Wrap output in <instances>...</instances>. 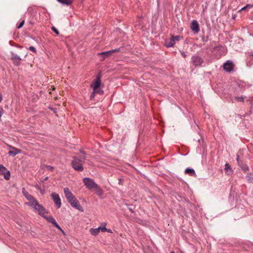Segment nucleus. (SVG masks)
Segmentation results:
<instances>
[{"label": "nucleus", "mask_w": 253, "mask_h": 253, "mask_svg": "<svg viewBox=\"0 0 253 253\" xmlns=\"http://www.w3.org/2000/svg\"><path fill=\"white\" fill-rule=\"evenodd\" d=\"M43 166L44 167L46 168L47 170L52 171L54 169V168L52 166H47V165H44Z\"/></svg>", "instance_id": "obj_28"}, {"label": "nucleus", "mask_w": 253, "mask_h": 253, "mask_svg": "<svg viewBox=\"0 0 253 253\" xmlns=\"http://www.w3.org/2000/svg\"><path fill=\"white\" fill-rule=\"evenodd\" d=\"M2 174L5 179L8 180L9 179L10 174L9 171L7 170V169H6V171H5Z\"/></svg>", "instance_id": "obj_21"}, {"label": "nucleus", "mask_w": 253, "mask_h": 253, "mask_svg": "<svg viewBox=\"0 0 253 253\" xmlns=\"http://www.w3.org/2000/svg\"><path fill=\"white\" fill-rule=\"evenodd\" d=\"M101 224H104V226H99V228H100V231L102 232H106L107 228L105 227L106 225V223L105 222H102Z\"/></svg>", "instance_id": "obj_25"}, {"label": "nucleus", "mask_w": 253, "mask_h": 253, "mask_svg": "<svg viewBox=\"0 0 253 253\" xmlns=\"http://www.w3.org/2000/svg\"><path fill=\"white\" fill-rule=\"evenodd\" d=\"M6 169L2 165H0V173L3 174L6 170Z\"/></svg>", "instance_id": "obj_26"}, {"label": "nucleus", "mask_w": 253, "mask_h": 253, "mask_svg": "<svg viewBox=\"0 0 253 253\" xmlns=\"http://www.w3.org/2000/svg\"><path fill=\"white\" fill-rule=\"evenodd\" d=\"M26 198L27 200L29 201V202H28L27 204L38 211L41 215L43 216V214L47 212V211L42 205L40 204L33 196L30 194H27Z\"/></svg>", "instance_id": "obj_1"}, {"label": "nucleus", "mask_w": 253, "mask_h": 253, "mask_svg": "<svg viewBox=\"0 0 253 253\" xmlns=\"http://www.w3.org/2000/svg\"><path fill=\"white\" fill-rule=\"evenodd\" d=\"M21 150L17 148H14L12 150H10L8 152V155L9 156L14 157L19 153H20Z\"/></svg>", "instance_id": "obj_15"}, {"label": "nucleus", "mask_w": 253, "mask_h": 253, "mask_svg": "<svg viewBox=\"0 0 253 253\" xmlns=\"http://www.w3.org/2000/svg\"><path fill=\"white\" fill-rule=\"evenodd\" d=\"M245 98V96H241V97L235 96V99H236V100L238 102H244Z\"/></svg>", "instance_id": "obj_23"}, {"label": "nucleus", "mask_w": 253, "mask_h": 253, "mask_svg": "<svg viewBox=\"0 0 253 253\" xmlns=\"http://www.w3.org/2000/svg\"><path fill=\"white\" fill-rule=\"evenodd\" d=\"M239 166L241 168V169L244 171H247L249 170V168L248 167V166H247L246 165L243 164V162L242 163H241L240 165H239Z\"/></svg>", "instance_id": "obj_19"}, {"label": "nucleus", "mask_w": 253, "mask_h": 253, "mask_svg": "<svg viewBox=\"0 0 253 253\" xmlns=\"http://www.w3.org/2000/svg\"><path fill=\"white\" fill-rule=\"evenodd\" d=\"M59 2L62 3V4H65L66 5H71V1L69 0H57Z\"/></svg>", "instance_id": "obj_20"}, {"label": "nucleus", "mask_w": 253, "mask_h": 253, "mask_svg": "<svg viewBox=\"0 0 253 253\" xmlns=\"http://www.w3.org/2000/svg\"><path fill=\"white\" fill-rule=\"evenodd\" d=\"M106 232H107L108 233H112V231L111 229H107V228Z\"/></svg>", "instance_id": "obj_37"}, {"label": "nucleus", "mask_w": 253, "mask_h": 253, "mask_svg": "<svg viewBox=\"0 0 253 253\" xmlns=\"http://www.w3.org/2000/svg\"><path fill=\"white\" fill-rule=\"evenodd\" d=\"M8 147H9V148L10 149H14V148H15V147H14L11 145H8Z\"/></svg>", "instance_id": "obj_38"}, {"label": "nucleus", "mask_w": 253, "mask_h": 253, "mask_svg": "<svg viewBox=\"0 0 253 253\" xmlns=\"http://www.w3.org/2000/svg\"><path fill=\"white\" fill-rule=\"evenodd\" d=\"M24 23H25V21L24 20H22L20 23L19 24V25L17 26V28L18 29H20L22 27V26H23V25L24 24Z\"/></svg>", "instance_id": "obj_30"}, {"label": "nucleus", "mask_w": 253, "mask_h": 253, "mask_svg": "<svg viewBox=\"0 0 253 253\" xmlns=\"http://www.w3.org/2000/svg\"><path fill=\"white\" fill-rule=\"evenodd\" d=\"M83 182L84 185L89 189H94V188L97 187V184L94 181L90 178L85 177L83 179Z\"/></svg>", "instance_id": "obj_3"}, {"label": "nucleus", "mask_w": 253, "mask_h": 253, "mask_svg": "<svg viewBox=\"0 0 253 253\" xmlns=\"http://www.w3.org/2000/svg\"><path fill=\"white\" fill-rule=\"evenodd\" d=\"M45 219L47 220L49 222L51 223L53 225H54L57 229L59 230L62 231V229L60 227V226L57 224V223L56 222L55 220L54 219V218L52 216H47L45 215V214H43L42 216Z\"/></svg>", "instance_id": "obj_9"}, {"label": "nucleus", "mask_w": 253, "mask_h": 253, "mask_svg": "<svg viewBox=\"0 0 253 253\" xmlns=\"http://www.w3.org/2000/svg\"><path fill=\"white\" fill-rule=\"evenodd\" d=\"M246 178L248 182L253 183V173H250L246 176Z\"/></svg>", "instance_id": "obj_18"}, {"label": "nucleus", "mask_w": 253, "mask_h": 253, "mask_svg": "<svg viewBox=\"0 0 253 253\" xmlns=\"http://www.w3.org/2000/svg\"><path fill=\"white\" fill-rule=\"evenodd\" d=\"M1 100H2V97H1V94H0V103L1 102Z\"/></svg>", "instance_id": "obj_41"}, {"label": "nucleus", "mask_w": 253, "mask_h": 253, "mask_svg": "<svg viewBox=\"0 0 253 253\" xmlns=\"http://www.w3.org/2000/svg\"><path fill=\"white\" fill-rule=\"evenodd\" d=\"M170 253H175L173 251L171 252Z\"/></svg>", "instance_id": "obj_45"}, {"label": "nucleus", "mask_w": 253, "mask_h": 253, "mask_svg": "<svg viewBox=\"0 0 253 253\" xmlns=\"http://www.w3.org/2000/svg\"><path fill=\"white\" fill-rule=\"evenodd\" d=\"M111 50L102 52L98 53V55L102 57L101 60H104L106 57L110 56L112 54Z\"/></svg>", "instance_id": "obj_13"}, {"label": "nucleus", "mask_w": 253, "mask_h": 253, "mask_svg": "<svg viewBox=\"0 0 253 253\" xmlns=\"http://www.w3.org/2000/svg\"><path fill=\"white\" fill-rule=\"evenodd\" d=\"M251 55L252 57H253V51L251 52Z\"/></svg>", "instance_id": "obj_43"}, {"label": "nucleus", "mask_w": 253, "mask_h": 253, "mask_svg": "<svg viewBox=\"0 0 253 253\" xmlns=\"http://www.w3.org/2000/svg\"><path fill=\"white\" fill-rule=\"evenodd\" d=\"M52 30L56 34H57V35L59 34V32H58V30L54 27H52Z\"/></svg>", "instance_id": "obj_32"}, {"label": "nucleus", "mask_w": 253, "mask_h": 253, "mask_svg": "<svg viewBox=\"0 0 253 253\" xmlns=\"http://www.w3.org/2000/svg\"><path fill=\"white\" fill-rule=\"evenodd\" d=\"M191 29L195 33H198L200 31L199 25L196 20H194L192 21Z\"/></svg>", "instance_id": "obj_12"}, {"label": "nucleus", "mask_w": 253, "mask_h": 253, "mask_svg": "<svg viewBox=\"0 0 253 253\" xmlns=\"http://www.w3.org/2000/svg\"><path fill=\"white\" fill-rule=\"evenodd\" d=\"M94 189L96 190V192L98 195L100 196L102 194V190L98 185L97 187L94 188Z\"/></svg>", "instance_id": "obj_24"}, {"label": "nucleus", "mask_w": 253, "mask_h": 253, "mask_svg": "<svg viewBox=\"0 0 253 253\" xmlns=\"http://www.w3.org/2000/svg\"><path fill=\"white\" fill-rule=\"evenodd\" d=\"M11 59L15 65L18 66L20 64L21 58L16 53H11Z\"/></svg>", "instance_id": "obj_11"}, {"label": "nucleus", "mask_w": 253, "mask_h": 253, "mask_svg": "<svg viewBox=\"0 0 253 253\" xmlns=\"http://www.w3.org/2000/svg\"><path fill=\"white\" fill-rule=\"evenodd\" d=\"M70 204L72 207L76 208L78 210L81 211H84L83 207L81 206L80 202L76 198L74 199V200L72 201Z\"/></svg>", "instance_id": "obj_10"}, {"label": "nucleus", "mask_w": 253, "mask_h": 253, "mask_svg": "<svg viewBox=\"0 0 253 253\" xmlns=\"http://www.w3.org/2000/svg\"><path fill=\"white\" fill-rule=\"evenodd\" d=\"M93 97H94V94H93V93H92V94H91V95H90V98H93Z\"/></svg>", "instance_id": "obj_42"}, {"label": "nucleus", "mask_w": 253, "mask_h": 253, "mask_svg": "<svg viewBox=\"0 0 253 253\" xmlns=\"http://www.w3.org/2000/svg\"><path fill=\"white\" fill-rule=\"evenodd\" d=\"M236 160L237 161L238 165H240L241 163H242L243 162L240 160L239 155L238 154H237L236 155Z\"/></svg>", "instance_id": "obj_29"}, {"label": "nucleus", "mask_w": 253, "mask_h": 253, "mask_svg": "<svg viewBox=\"0 0 253 253\" xmlns=\"http://www.w3.org/2000/svg\"><path fill=\"white\" fill-rule=\"evenodd\" d=\"M64 193L67 201L69 203H70L72 201L74 200V199L76 198V197L74 196L73 193L70 191L69 189L67 187H66L64 189Z\"/></svg>", "instance_id": "obj_5"}, {"label": "nucleus", "mask_w": 253, "mask_h": 253, "mask_svg": "<svg viewBox=\"0 0 253 253\" xmlns=\"http://www.w3.org/2000/svg\"><path fill=\"white\" fill-rule=\"evenodd\" d=\"M185 173L192 176H196V175L194 169L189 168L186 169L185 170Z\"/></svg>", "instance_id": "obj_14"}, {"label": "nucleus", "mask_w": 253, "mask_h": 253, "mask_svg": "<svg viewBox=\"0 0 253 253\" xmlns=\"http://www.w3.org/2000/svg\"><path fill=\"white\" fill-rule=\"evenodd\" d=\"M100 229L101 228H99V227L96 228H91L90 229L89 231L92 235L96 236L99 233Z\"/></svg>", "instance_id": "obj_17"}, {"label": "nucleus", "mask_w": 253, "mask_h": 253, "mask_svg": "<svg viewBox=\"0 0 253 253\" xmlns=\"http://www.w3.org/2000/svg\"><path fill=\"white\" fill-rule=\"evenodd\" d=\"M111 51H112V53H114L115 52H118V51H120L121 50V48H115L114 49H112V50H111Z\"/></svg>", "instance_id": "obj_33"}, {"label": "nucleus", "mask_w": 253, "mask_h": 253, "mask_svg": "<svg viewBox=\"0 0 253 253\" xmlns=\"http://www.w3.org/2000/svg\"><path fill=\"white\" fill-rule=\"evenodd\" d=\"M247 8H252L253 7V4H247L246 5Z\"/></svg>", "instance_id": "obj_35"}, {"label": "nucleus", "mask_w": 253, "mask_h": 253, "mask_svg": "<svg viewBox=\"0 0 253 253\" xmlns=\"http://www.w3.org/2000/svg\"><path fill=\"white\" fill-rule=\"evenodd\" d=\"M225 171L226 174L231 175L232 173V170L230 165L229 164L225 165Z\"/></svg>", "instance_id": "obj_16"}, {"label": "nucleus", "mask_w": 253, "mask_h": 253, "mask_svg": "<svg viewBox=\"0 0 253 253\" xmlns=\"http://www.w3.org/2000/svg\"><path fill=\"white\" fill-rule=\"evenodd\" d=\"M22 192H23V195L25 196V197H26V195H27V194H29L27 192L25 191V189L24 188L23 189Z\"/></svg>", "instance_id": "obj_34"}, {"label": "nucleus", "mask_w": 253, "mask_h": 253, "mask_svg": "<svg viewBox=\"0 0 253 253\" xmlns=\"http://www.w3.org/2000/svg\"><path fill=\"white\" fill-rule=\"evenodd\" d=\"M191 60L193 65L195 67L201 66L204 63V59L198 55L192 56Z\"/></svg>", "instance_id": "obj_4"}, {"label": "nucleus", "mask_w": 253, "mask_h": 253, "mask_svg": "<svg viewBox=\"0 0 253 253\" xmlns=\"http://www.w3.org/2000/svg\"><path fill=\"white\" fill-rule=\"evenodd\" d=\"M83 160L74 157L72 161V166L76 170L79 171H82L84 170L83 167V163L85 160L84 158H83Z\"/></svg>", "instance_id": "obj_2"}, {"label": "nucleus", "mask_w": 253, "mask_h": 253, "mask_svg": "<svg viewBox=\"0 0 253 253\" xmlns=\"http://www.w3.org/2000/svg\"><path fill=\"white\" fill-rule=\"evenodd\" d=\"M48 177L46 176L43 180H42V181L43 182V181H44L45 180H47L48 179Z\"/></svg>", "instance_id": "obj_39"}, {"label": "nucleus", "mask_w": 253, "mask_h": 253, "mask_svg": "<svg viewBox=\"0 0 253 253\" xmlns=\"http://www.w3.org/2000/svg\"><path fill=\"white\" fill-rule=\"evenodd\" d=\"M180 39V37L178 36H172L171 37V40L173 41V42H175V41H178Z\"/></svg>", "instance_id": "obj_27"}, {"label": "nucleus", "mask_w": 253, "mask_h": 253, "mask_svg": "<svg viewBox=\"0 0 253 253\" xmlns=\"http://www.w3.org/2000/svg\"><path fill=\"white\" fill-rule=\"evenodd\" d=\"M234 65L232 61L230 60L227 61L223 64V69L227 72H230L233 70Z\"/></svg>", "instance_id": "obj_7"}, {"label": "nucleus", "mask_w": 253, "mask_h": 253, "mask_svg": "<svg viewBox=\"0 0 253 253\" xmlns=\"http://www.w3.org/2000/svg\"><path fill=\"white\" fill-rule=\"evenodd\" d=\"M104 226V224H101V226Z\"/></svg>", "instance_id": "obj_44"}, {"label": "nucleus", "mask_w": 253, "mask_h": 253, "mask_svg": "<svg viewBox=\"0 0 253 253\" xmlns=\"http://www.w3.org/2000/svg\"><path fill=\"white\" fill-rule=\"evenodd\" d=\"M29 49L31 51H33L34 52L36 53V48L34 47V46H31L29 47Z\"/></svg>", "instance_id": "obj_31"}, {"label": "nucleus", "mask_w": 253, "mask_h": 253, "mask_svg": "<svg viewBox=\"0 0 253 253\" xmlns=\"http://www.w3.org/2000/svg\"><path fill=\"white\" fill-rule=\"evenodd\" d=\"M181 54L182 55V56L184 57H185L186 56V54L183 51L181 52Z\"/></svg>", "instance_id": "obj_36"}, {"label": "nucleus", "mask_w": 253, "mask_h": 253, "mask_svg": "<svg viewBox=\"0 0 253 253\" xmlns=\"http://www.w3.org/2000/svg\"><path fill=\"white\" fill-rule=\"evenodd\" d=\"M51 196L56 207L58 209L60 208L61 206V202L59 195L56 193H52Z\"/></svg>", "instance_id": "obj_6"}, {"label": "nucleus", "mask_w": 253, "mask_h": 253, "mask_svg": "<svg viewBox=\"0 0 253 253\" xmlns=\"http://www.w3.org/2000/svg\"><path fill=\"white\" fill-rule=\"evenodd\" d=\"M101 75L100 74H98L97 76H96V79L95 80V81L94 82H93L91 84V87L93 88V89L95 91L96 90L97 88H98L100 85V84H101Z\"/></svg>", "instance_id": "obj_8"}, {"label": "nucleus", "mask_w": 253, "mask_h": 253, "mask_svg": "<svg viewBox=\"0 0 253 253\" xmlns=\"http://www.w3.org/2000/svg\"><path fill=\"white\" fill-rule=\"evenodd\" d=\"M174 44L175 42H173V41H172L170 39V41L169 42L167 43L166 46H167L168 47H173Z\"/></svg>", "instance_id": "obj_22"}, {"label": "nucleus", "mask_w": 253, "mask_h": 253, "mask_svg": "<svg viewBox=\"0 0 253 253\" xmlns=\"http://www.w3.org/2000/svg\"><path fill=\"white\" fill-rule=\"evenodd\" d=\"M247 8V7H246V6H244V7H243L241 10L240 11H243V10H244L245 9H246Z\"/></svg>", "instance_id": "obj_40"}]
</instances>
